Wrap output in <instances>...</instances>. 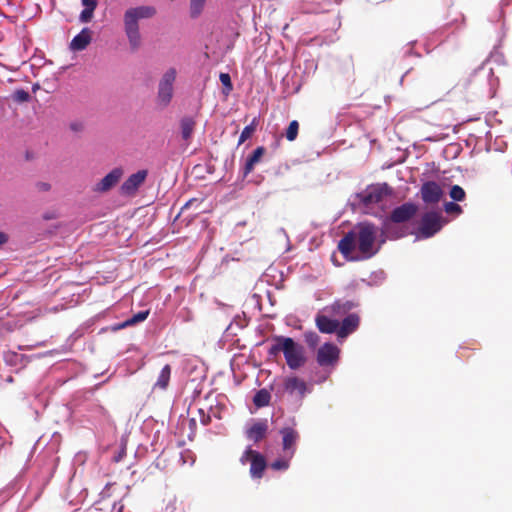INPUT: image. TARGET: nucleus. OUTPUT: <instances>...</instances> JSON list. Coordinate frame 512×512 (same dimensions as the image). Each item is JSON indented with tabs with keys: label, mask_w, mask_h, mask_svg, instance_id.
<instances>
[{
	"label": "nucleus",
	"mask_w": 512,
	"mask_h": 512,
	"mask_svg": "<svg viewBox=\"0 0 512 512\" xmlns=\"http://www.w3.org/2000/svg\"><path fill=\"white\" fill-rule=\"evenodd\" d=\"M219 79L223 85V94L226 96L229 95L233 90V84L230 75L228 73H220Z\"/></svg>",
	"instance_id": "29"
},
{
	"label": "nucleus",
	"mask_w": 512,
	"mask_h": 512,
	"mask_svg": "<svg viewBox=\"0 0 512 512\" xmlns=\"http://www.w3.org/2000/svg\"><path fill=\"white\" fill-rule=\"evenodd\" d=\"M339 348L332 343H325L318 349L317 362L321 366L334 365L339 359Z\"/></svg>",
	"instance_id": "10"
},
{
	"label": "nucleus",
	"mask_w": 512,
	"mask_h": 512,
	"mask_svg": "<svg viewBox=\"0 0 512 512\" xmlns=\"http://www.w3.org/2000/svg\"><path fill=\"white\" fill-rule=\"evenodd\" d=\"M206 0H190V13L191 17H198L205 5Z\"/></svg>",
	"instance_id": "28"
},
{
	"label": "nucleus",
	"mask_w": 512,
	"mask_h": 512,
	"mask_svg": "<svg viewBox=\"0 0 512 512\" xmlns=\"http://www.w3.org/2000/svg\"><path fill=\"white\" fill-rule=\"evenodd\" d=\"M274 343L268 350L269 356L276 357L280 352L284 354L288 367L297 370L306 363L304 347L290 337L275 336Z\"/></svg>",
	"instance_id": "2"
},
{
	"label": "nucleus",
	"mask_w": 512,
	"mask_h": 512,
	"mask_svg": "<svg viewBox=\"0 0 512 512\" xmlns=\"http://www.w3.org/2000/svg\"><path fill=\"white\" fill-rule=\"evenodd\" d=\"M92 34L93 32L89 28H83L81 32L71 40L70 49L72 51H82L86 49L92 41Z\"/></svg>",
	"instance_id": "20"
},
{
	"label": "nucleus",
	"mask_w": 512,
	"mask_h": 512,
	"mask_svg": "<svg viewBox=\"0 0 512 512\" xmlns=\"http://www.w3.org/2000/svg\"><path fill=\"white\" fill-rule=\"evenodd\" d=\"M283 386L288 394L297 395L299 399H303L308 391L305 381L296 376L285 378Z\"/></svg>",
	"instance_id": "15"
},
{
	"label": "nucleus",
	"mask_w": 512,
	"mask_h": 512,
	"mask_svg": "<svg viewBox=\"0 0 512 512\" xmlns=\"http://www.w3.org/2000/svg\"><path fill=\"white\" fill-rule=\"evenodd\" d=\"M358 306V303L347 299H337L332 304L325 306L323 312L332 317H343Z\"/></svg>",
	"instance_id": "8"
},
{
	"label": "nucleus",
	"mask_w": 512,
	"mask_h": 512,
	"mask_svg": "<svg viewBox=\"0 0 512 512\" xmlns=\"http://www.w3.org/2000/svg\"><path fill=\"white\" fill-rule=\"evenodd\" d=\"M36 186L40 191H48L50 189V184L46 182H39Z\"/></svg>",
	"instance_id": "38"
},
{
	"label": "nucleus",
	"mask_w": 512,
	"mask_h": 512,
	"mask_svg": "<svg viewBox=\"0 0 512 512\" xmlns=\"http://www.w3.org/2000/svg\"><path fill=\"white\" fill-rule=\"evenodd\" d=\"M376 233V227L373 224L362 223L358 226L355 235L358 250L362 254L360 259L371 258L377 253V249H374Z\"/></svg>",
	"instance_id": "3"
},
{
	"label": "nucleus",
	"mask_w": 512,
	"mask_h": 512,
	"mask_svg": "<svg viewBox=\"0 0 512 512\" xmlns=\"http://www.w3.org/2000/svg\"><path fill=\"white\" fill-rule=\"evenodd\" d=\"M360 324V317L357 313H350L339 321L338 338L344 339L355 332Z\"/></svg>",
	"instance_id": "17"
},
{
	"label": "nucleus",
	"mask_w": 512,
	"mask_h": 512,
	"mask_svg": "<svg viewBox=\"0 0 512 512\" xmlns=\"http://www.w3.org/2000/svg\"><path fill=\"white\" fill-rule=\"evenodd\" d=\"M443 191L435 181H427L421 187L422 200L428 204L438 203L442 198Z\"/></svg>",
	"instance_id": "13"
},
{
	"label": "nucleus",
	"mask_w": 512,
	"mask_h": 512,
	"mask_svg": "<svg viewBox=\"0 0 512 512\" xmlns=\"http://www.w3.org/2000/svg\"><path fill=\"white\" fill-rule=\"evenodd\" d=\"M176 79V70L168 69L162 76L158 85L157 101L162 107L168 106L173 97V84Z\"/></svg>",
	"instance_id": "5"
},
{
	"label": "nucleus",
	"mask_w": 512,
	"mask_h": 512,
	"mask_svg": "<svg viewBox=\"0 0 512 512\" xmlns=\"http://www.w3.org/2000/svg\"><path fill=\"white\" fill-rule=\"evenodd\" d=\"M149 315V310H145V311H140L136 314H134L131 318L127 319L123 326L126 327V326H132L134 324H137L139 322H142L144 320L147 319Z\"/></svg>",
	"instance_id": "26"
},
{
	"label": "nucleus",
	"mask_w": 512,
	"mask_h": 512,
	"mask_svg": "<svg viewBox=\"0 0 512 512\" xmlns=\"http://www.w3.org/2000/svg\"><path fill=\"white\" fill-rule=\"evenodd\" d=\"M123 175V171L120 168H115L109 172L104 178H102L95 186L94 191L96 192H107L114 187Z\"/></svg>",
	"instance_id": "19"
},
{
	"label": "nucleus",
	"mask_w": 512,
	"mask_h": 512,
	"mask_svg": "<svg viewBox=\"0 0 512 512\" xmlns=\"http://www.w3.org/2000/svg\"><path fill=\"white\" fill-rule=\"evenodd\" d=\"M240 462L242 464L250 462L249 472L252 478L260 479L263 477L267 462L260 452L253 450L251 447H247L240 458Z\"/></svg>",
	"instance_id": "4"
},
{
	"label": "nucleus",
	"mask_w": 512,
	"mask_h": 512,
	"mask_svg": "<svg viewBox=\"0 0 512 512\" xmlns=\"http://www.w3.org/2000/svg\"><path fill=\"white\" fill-rule=\"evenodd\" d=\"M289 467V458L288 459H277L271 464V468L274 470H286Z\"/></svg>",
	"instance_id": "33"
},
{
	"label": "nucleus",
	"mask_w": 512,
	"mask_h": 512,
	"mask_svg": "<svg viewBox=\"0 0 512 512\" xmlns=\"http://www.w3.org/2000/svg\"><path fill=\"white\" fill-rule=\"evenodd\" d=\"M418 211L416 204L407 202L396 207L390 215V220L394 223H403L410 220Z\"/></svg>",
	"instance_id": "12"
},
{
	"label": "nucleus",
	"mask_w": 512,
	"mask_h": 512,
	"mask_svg": "<svg viewBox=\"0 0 512 512\" xmlns=\"http://www.w3.org/2000/svg\"><path fill=\"white\" fill-rule=\"evenodd\" d=\"M282 435V446L286 455L291 459L295 453L296 443L299 439L298 432L290 427H285L280 430Z\"/></svg>",
	"instance_id": "14"
},
{
	"label": "nucleus",
	"mask_w": 512,
	"mask_h": 512,
	"mask_svg": "<svg viewBox=\"0 0 512 512\" xmlns=\"http://www.w3.org/2000/svg\"><path fill=\"white\" fill-rule=\"evenodd\" d=\"M256 127H257V119L254 118L253 121L249 125L244 127V129L242 130L239 140H238V145H241L246 140H248L253 135V133L256 131Z\"/></svg>",
	"instance_id": "25"
},
{
	"label": "nucleus",
	"mask_w": 512,
	"mask_h": 512,
	"mask_svg": "<svg viewBox=\"0 0 512 512\" xmlns=\"http://www.w3.org/2000/svg\"><path fill=\"white\" fill-rule=\"evenodd\" d=\"M196 122L191 117H184L181 119L180 127H181V135L185 141H188L195 129Z\"/></svg>",
	"instance_id": "23"
},
{
	"label": "nucleus",
	"mask_w": 512,
	"mask_h": 512,
	"mask_svg": "<svg viewBox=\"0 0 512 512\" xmlns=\"http://www.w3.org/2000/svg\"><path fill=\"white\" fill-rule=\"evenodd\" d=\"M8 241V236L4 232L0 231V246Z\"/></svg>",
	"instance_id": "40"
},
{
	"label": "nucleus",
	"mask_w": 512,
	"mask_h": 512,
	"mask_svg": "<svg viewBox=\"0 0 512 512\" xmlns=\"http://www.w3.org/2000/svg\"><path fill=\"white\" fill-rule=\"evenodd\" d=\"M38 88H39V86L34 84L33 91H34V92H36V90H37Z\"/></svg>",
	"instance_id": "41"
},
{
	"label": "nucleus",
	"mask_w": 512,
	"mask_h": 512,
	"mask_svg": "<svg viewBox=\"0 0 512 512\" xmlns=\"http://www.w3.org/2000/svg\"><path fill=\"white\" fill-rule=\"evenodd\" d=\"M266 153V148L263 146L257 147L251 155H249L246 159L244 168H243V175L247 176L250 174L253 170L256 164L260 163L263 156Z\"/></svg>",
	"instance_id": "21"
},
{
	"label": "nucleus",
	"mask_w": 512,
	"mask_h": 512,
	"mask_svg": "<svg viewBox=\"0 0 512 512\" xmlns=\"http://www.w3.org/2000/svg\"><path fill=\"white\" fill-rule=\"evenodd\" d=\"M125 454V448H122L121 451L116 456H114V462H120L122 458L125 456Z\"/></svg>",
	"instance_id": "39"
},
{
	"label": "nucleus",
	"mask_w": 512,
	"mask_h": 512,
	"mask_svg": "<svg viewBox=\"0 0 512 512\" xmlns=\"http://www.w3.org/2000/svg\"><path fill=\"white\" fill-rule=\"evenodd\" d=\"M392 194V189L386 184H377L367 187L361 194V202L365 205L377 204L386 196Z\"/></svg>",
	"instance_id": "6"
},
{
	"label": "nucleus",
	"mask_w": 512,
	"mask_h": 512,
	"mask_svg": "<svg viewBox=\"0 0 512 512\" xmlns=\"http://www.w3.org/2000/svg\"><path fill=\"white\" fill-rule=\"evenodd\" d=\"M148 171L143 169L130 175L121 185V192L125 195H133L138 188L145 182Z\"/></svg>",
	"instance_id": "11"
},
{
	"label": "nucleus",
	"mask_w": 512,
	"mask_h": 512,
	"mask_svg": "<svg viewBox=\"0 0 512 512\" xmlns=\"http://www.w3.org/2000/svg\"><path fill=\"white\" fill-rule=\"evenodd\" d=\"M268 432V423L267 420H258L255 421L246 431L245 435L247 439L253 441L254 443H258L263 440Z\"/></svg>",
	"instance_id": "18"
},
{
	"label": "nucleus",
	"mask_w": 512,
	"mask_h": 512,
	"mask_svg": "<svg viewBox=\"0 0 512 512\" xmlns=\"http://www.w3.org/2000/svg\"><path fill=\"white\" fill-rule=\"evenodd\" d=\"M442 228L441 215L438 212H427L422 216L420 233L428 238L436 234Z\"/></svg>",
	"instance_id": "7"
},
{
	"label": "nucleus",
	"mask_w": 512,
	"mask_h": 512,
	"mask_svg": "<svg viewBox=\"0 0 512 512\" xmlns=\"http://www.w3.org/2000/svg\"><path fill=\"white\" fill-rule=\"evenodd\" d=\"M299 130V123L296 120L290 122L286 129L285 137L288 141H294L297 138Z\"/></svg>",
	"instance_id": "30"
},
{
	"label": "nucleus",
	"mask_w": 512,
	"mask_h": 512,
	"mask_svg": "<svg viewBox=\"0 0 512 512\" xmlns=\"http://www.w3.org/2000/svg\"><path fill=\"white\" fill-rule=\"evenodd\" d=\"M304 338L308 346L314 348L319 344L320 337L316 332L308 331L304 334Z\"/></svg>",
	"instance_id": "32"
},
{
	"label": "nucleus",
	"mask_w": 512,
	"mask_h": 512,
	"mask_svg": "<svg viewBox=\"0 0 512 512\" xmlns=\"http://www.w3.org/2000/svg\"><path fill=\"white\" fill-rule=\"evenodd\" d=\"M444 208H445V211L447 213H449V214H452V213L460 214V213H462V208L460 207V205H458L457 203H454V202H447V203H445Z\"/></svg>",
	"instance_id": "34"
},
{
	"label": "nucleus",
	"mask_w": 512,
	"mask_h": 512,
	"mask_svg": "<svg viewBox=\"0 0 512 512\" xmlns=\"http://www.w3.org/2000/svg\"><path fill=\"white\" fill-rule=\"evenodd\" d=\"M271 400V394L266 389H260L256 392L253 397V403L257 408L266 407L269 405Z\"/></svg>",
	"instance_id": "24"
},
{
	"label": "nucleus",
	"mask_w": 512,
	"mask_h": 512,
	"mask_svg": "<svg viewBox=\"0 0 512 512\" xmlns=\"http://www.w3.org/2000/svg\"><path fill=\"white\" fill-rule=\"evenodd\" d=\"M94 11L84 8L80 14V21L82 23L90 22L93 17Z\"/></svg>",
	"instance_id": "35"
},
{
	"label": "nucleus",
	"mask_w": 512,
	"mask_h": 512,
	"mask_svg": "<svg viewBox=\"0 0 512 512\" xmlns=\"http://www.w3.org/2000/svg\"><path fill=\"white\" fill-rule=\"evenodd\" d=\"M82 5L86 9H90L92 11H95L97 7V0H82Z\"/></svg>",
	"instance_id": "37"
},
{
	"label": "nucleus",
	"mask_w": 512,
	"mask_h": 512,
	"mask_svg": "<svg viewBox=\"0 0 512 512\" xmlns=\"http://www.w3.org/2000/svg\"><path fill=\"white\" fill-rule=\"evenodd\" d=\"M11 99L16 103H25L30 101V94L23 89H17L11 94Z\"/></svg>",
	"instance_id": "27"
},
{
	"label": "nucleus",
	"mask_w": 512,
	"mask_h": 512,
	"mask_svg": "<svg viewBox=\"0 0 512 512\" xmlns=\"http://www.w3.org/2000/svg\"><path fill=\"white\" fill-rule=\"evenodd\" d=\"M356 243V235L354 232H348L344 235V237L338 243V250L344 256V258L348 261H357L360 260V257L352 256V252L355 249Z\"/></svg>",
	"instance_id": "16"
},
{
	"label": "nucleus",
	"mask_w": 512,
	"mask_h": 512,
	"mask_svg": "<svg viewBox=\"0 0 512 512\" xmlns=\"http://www.w3.org/2000/svg\"><path fill=\"white\" fill-rule=\"evenodd\" d=\"M449 194L454 201H463L466 197L464 189L459 185H453Z\"/></svg>",
	"instance_id": "31"
},
{
	"label": "nucleus",
	"mask_w": 512,
	"mask_h": 512,
	"mask_svg": "<svg viewBox=\"0 0 512 512\" xmlns=\"http://www.w3.org/2000/svg\"><path fill=\"white\" fill-rule=\"evenodd\" d=\"M171 366L169 364H166L160 371L157 381L154 384V388H158L161 390H165L170 381L171 377Z\"/></svg>",
	"instance_id": "22"
},
{
	"label": "nucleus",
	"mask_w": 512,
	"mask_h": 512,
	"mask_svg": "<svg viewBox=\"0 0 512 512\" xmlns=\"http://www.w3.org/2000/svg\"><path fill=\"white\" fill-rule=\"evenodd\" d=\"M315 325L317 329L323 334L336 333V335L338 336L339 320L333 318L327 313H324L323 309L319 313H317L315 317Z\"/></svg>",
	"instance_id": "9"
},
{
	"label": "nucleus",
	"mask_w": 512,
	"mask_h": 512,
	"mask_svg": "<svg viewBox=\"0 0 512 512\" xmlns=\"http://www.w3.org/2000/svg\"><path fill=\"white\" fill-rule=\"evenodd\" d=\"M156 14L153 6H137L129 8L123 16L124 31L127 36L130 48L136 51L142 44L139 28V20L152 18Z\"/></svg>",
	"instance_id": "1"
},
{
	"label": "nucleus",
	"mask_w": 512,
	"mask_h": 512,
	"mask_svg": "<svg viewBox=\"0 0 512 512\" xmlns=\"http://www.w3.org/2000/svg\"><path fill=\"white\" fill-rule=\"evenodd\" d=\"M69 128L73 131V132H81L83 131L84 129V125L82 122H79V121H74V122H71L70 125H69Z\"/></svg>",
	"instance_id": "36"
}]
</instances>
